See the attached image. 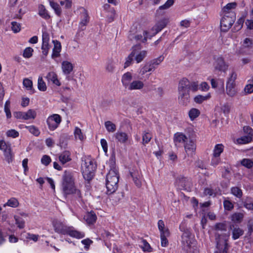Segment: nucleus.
Returning a JSON list of instances; mask_svg holds the SVG:
<instances>
[{"instance_id":"1","label":"nucleus","mask_w":253,"mask_h":253,"mask_svg":"<svg viewBox=\"0 0 253 253\" xmlns=\"http://www.w3.org/2000/svg\"><path fill=\"white\" fill-rule=\"evenodd\" d=\"M96 167L95 161L90 156H84L82 157L81 170L85 180L89 181L93 178Z\"/></svg>"},{"instance_id":"2","label":"nucleus","mask_w":253,"mask_h":253,"mask_svg":"<svg viewBox=\"0 0 253 253\" xmlns=\"http://www.w3.org/2000/svg\"><path fill=\"white\" fill-rule=\"evenodd\" d=\"M62 190L64 194H73L76 198H81L79 190L76 188L72 174L65 172L63 176Z\"/></svg>"},{"instance_id":"3","label":"nucleus","mask_w":253,"mask_h":253,"mask_svg":"<svg viewBox=\"0 0 253 253\" xmlns=\"http://www.w3.org/2000/svg\"><path fill=\"white\" fill-rule=\"evenodd\" d=\"M169 22V19L167 18H164L159 20L152 27L150 31H144L142 35L140 34L136 35L135 36V39L137 40L141 41L142 42H146L147 39L151 38L164 28L167 26Z\"/></svg>"},{"instance_id":"4","label":"nucleus","mask_w":253,"mask_h":253,"mask_svg":"<svg viewBox=\"0 0 253 253\" xmlns=\"http://www.w3.org/2000/svg\"><path fill=\"white\" fill-rule=\"evenodd\" d=\"M140 48L139 46H134L130 54L126 58L125 63V68L131 64L132 61L134 59L137 63H140L146 57L147 52L146 50H139Z\"/></svg>"},{"instance_id":"5","label":"nucleus","mask_w":253,"mask_h":253,"mask_svg":"<svg viewBox=\"0 0 253 253\" xmlns=\"http://www.w3.org/2000/svg\"><path fill=\"white\" fill-rule=\"evenodd\" d=\"M237 78V74L234 71H232L227 78L226 83V93L229 96L234 97L238 92L235 82Z\"/></svg>"},{"instance_id":"6","label":"nucleus","mask_w":253,"mask_h":253,"mask_svg":"<svg viewBox=\"0 0 253 253\" xmlns=\"http://www.w3.org/2000/svg\"><path fill=\"white\" fill-rule=\"evenodd\" d=\"M235 19L233 12H229L228 14H224L220 21L221 30L223 32L228 31L234 22Z\"/></svg>"},{"instance_id":"7","label":"nucleus","mask_w":253,"mask_h":253,"mask_svg":"<svg viewBox=\"0 0 253 253\" xmlns=\"http://www.w3.org/2000/svg\"><path fill=\"white\" fill-rule=\"evenodd\" d=\"M195 240L193 236L187 231L184 232L182 235V243L183 248L188 252H191L192 248H193Z\"/></svg>"},{"instance_id":"8","label":"nucleus","mask_w":253,"mask_h":253,"mask_svg":"<svg viewBox=\"0 0 253 253\" xmlns=\"http://www.w3.org/2000/svg\"><path fill=\"white\" fill-rule=\"evenodd\" d=\"M61 116L57 114L49 116L46 119V124L48 129L51 131L56 129L61 122Z\"/></svg>"},{"instance_id":"9","label":"nucleus","mask_w":253,"mask_h":253,"mask_svg":"<svg viewBox=\"0 0 253 253\" xmlns=\"http://www.w3.org/2000/svg\"><path fill=\"white\" fill-rule=\"evenodd\" d=\"M112 161L113 159L112 158ZM119 177L120 175L118 168H117L116 166H114L112 164V183H114V185L112 184L113 186L112 188V193L115 192L118 188Z\"/></svg>"},{"instance_id":"10","label":"nucleus","mask_w":253,"mask_h":253,"mask_svg":"<svg viewBox=\"0 0 253 253\" xmlns=\"http://www.w3.org/2000/svg\"><path fill=\"white\" fill-rule=\"evenodd\" d=\"M52 225L56 232L63 235H66L69 228V227L66 226L62 222L57 219L52 221Z\"/></svg>"},{"instance_id":"11","label":"nucleus","mask_w":253,"mask_h":253,"mask_svg":"<svg viewBox=\"0 0 253 253\" xmlns=\"http://www.w3.org/2000/svg\"><path fill=\"white\" fill-rule=\"evenodd\" d=\"M214 67L216 70L226 72L228 70V65L224 61L222 57H219L215 60Z\"/></svg>"},{"instance_id":"12","label":"nucleus","mask_w":253,"mask_h":253,"mask_svg":"<svg viewBox=\"0 0 253 253\" xmlns=\"http://www.w3.org/2000/svg\"><path fill=\"white\" fill-rule=\"evenodd\" d=\"M184 149L188 156H193L195 154L196 149L195 142L192 140L187 141L184 144Z\"/></svg>"},{"instance_id":"13","label":"nucleus","mask_w":253,"mask_h":253,"mask_svg":"<svg viewBox=\"0 0 253 253\" xmlns=\"http://www.w3.org/2000/svg\"><path fill=\"white\" fill-rule=\"evenodd\" d=\"M187 141V136L182 132H176L173 136V141L176 146L185 144Z\"/></svg>"},{"instance_id":"14","label":"nucleus","mask_w":253,"mask_h":253,"mask_svg":"<svg viewBox=\"0 0 253 253\" xmlns=\"http://www.w3.org/2000/svg\"><path fill=\"white\" fill-rule=\"evenodd\" d=\"M189 91H178V99L179 103L183 105H186L190 102Z\"/></svg>"},{"instance_id":"15","label":"nucleus","mask_w":253,"mask_h":253,"mask_svg":"<svg viewBox=\"0 0 253 253\" xmlns=\"http://www.w3.org/2000/svg\"><path fill=\"white\" fill-rule=\"evenodd\" d=\"M61 69L64 75H69L73 70L74 65L71 62L65 60L61 63Z\"/></svg>"},{"instance_id":"16","label":"nucleus","mask_w":253,"mask_h":253,"mask_svg":"<svg viewBox=\"0 0 253 253\" xmlns=\"http://www.w3.org/2000/svg\"><path fill=\"white\" fill-rule=\"evenodd\" d=\"M46 79L49 83H51L57 86L61 85V83L58 78L57 74L55 72L51 71L48 72L46 76Z\"/></svg>"},{"instance_id":"17","label":"nucleus","mask_w":253,"mask_h":253,"mask_svg":"<svg viewBox=\"0 0 253 253\" xmlns=\"http://www.w3.org/2000/svg\"><path fill=\"white\" fill-rule=\"evenodd\" d=\"M52 42L54 44V47L52 49V53L51 54V58L53 59L59 57L60 55L61 51V43L57 40H53Z\"/></svg>"},{"instance_id":"18","label":"nucleus","mask_w":253,"mask_h":253,"mask_svg":"<svg viewBox=\"0 0 253 253\" xmlns=\"http://www.w3.org/2000/svg\"><path fill=\"white\" fill-rule=\"evenodd\" d=\"M59 161L62 164H65L71 161V153L68 151H65L61 153L59 156Z\"/></svg>"},{"instance_id":"19","label":"nucleus","mask_w":253,"mask_h":253,"mask_svg":"<svg viewBox=\"0 0 253 253\" xmlns=\"http://www.w3.org/2000/svg\"><path fill=\"white\" fill-rule=\"evenodd\" d=\"M88 22V15L86 12L84 11L82 13V19L79 23V29L81 30H84Z\"/></svg>"},{"instance_id":"20","label":"nucleus","mask_w":253,"mask_h":253,"mask_svg":"<svg viewBox=\"0 0 253 253\" xmlns=\"http://www.w3.org/2000/svg\"><path fill=\"white\" fill-rule=\"evenodd\" d=\"M144 86L143 82L139 80H135L130 83L127 88L129 90H137L142 89Z\"/></svg>"},{"instance_id":"21","label":"nucleus","mask_w":253,"mask_h":253,"mask_svg":"<svg viewBox=\"0 0 253 253\" xmlns=\"http://www.w3.org/2000/svg\"><path fill=\"white\" fill-rule=\"evenodd\" d=\"M66 235H69L72 237L77 239H81L85 236L84 232L74 230L71 227H69Z\"/></svg>"},{"instance_id":"22","label":"nucleus","mask_w":253,"mask_h":253,"mask_svg":"<svg viewBox=\"0 0 253 253\" xmlns=\"http://www.w3.org/2000/svg\"><path fill=\"white\" fill-rule=\"evenodd\" d=\"M158 227L160 232V236L169 235V229L165 227L164 222L162 220H159L158 221Z\"/></svg>"},{"instance_id":"23","label":"nucleus","mask_w":253,"mask_h":253,"mask_svg":"<svg viewBox=\"0 0 253 253\" xmlns=\"http://www.w3.org/2000/svg\"><path fill=\"white\" fill-rule=\"evenodd\" d=\"M38 14L45 20L50 18V15L48 11L42 4H40L38 6Z\"/></svg>"},{"instance_id":"24","label":"nucleus","mask_w":253,"mask_h":253,"mask_svg":"<svg viewBox=\"0 0 253 253\" xmlns=\"http://www.w3.org/2000/svg\"><path fill=\"white\" fill-rule=\"evenodd\" d=\"M84 218L87 224H92L96 220V216L94 212L91 211L86 213L84 215Z\"/></svg>"},{"instance_id":"25","label":"nucleus","mask_w":253,"mask_h":253,"mask_svg":"<svg viewBox=\"0 0 253 253\" xmlns=\"http://www.w3.org/2000/svg\"><path fill=\"white\" fill-rule=\"evenodd\" d=\"M3 152L6 161L8 163L12 162L13 160L14 155L12 152L10 146H8L7 148L3 151Z\"/></svg>"},{"instance_id":"26","label":"nucleus","mask_w":253,"mask_h":253,"mask_svg":"<svg viewBox=\"0 0 253 253\" xmlns=\"http://www.w3.org/2000/svg\"><path fill=\"white\" fill-rule=\"evenodd\" d=\"M189 81L186 78H183L179 83L178 91H189Z\"/></svg>"},{"instance_id":"27","label":"nucleus","mask_w":253,"mask_h":253,"mask_svg":"<svg viewBox=\"0 0 253 253\" xmlns=\"http://www.w3.org/2000/svg\"><path fill=\"white\" fill-rule=\"evenodd\" d=\"M156 68V67L151 64L150 63L145 64L140 70V74L143 76L147 72L153 71Z\"/></svg>"},{"instance_id":"28","label":"nucleus","mask_w":253,"mask_h":253,"mask_svg":"<svg viewBox=\"0 0 253 253\" xmlns=\"http://www.w3.org/2000/svg\"><path fill=\"white\" fill-rule=\"evenodd\" d=\"M24 120H34L37 117V112L34 109H29L24 112Z\"/></svg>"},{"instance_id":"29","label":"nucleus","mask_w":253,"mask_h":253,"mask_svg":"<svg viewBox=\"0 0 253 253\" xmlns=\"http://www.w3.org/2000/svg\"><path fill=\"white\" fill-rule=\"evenodd\" d=\"M211 97L210 93H208L206 95H198L194 97V101L197 104H201L204 101L209 100Z\"/></svg>"},{"instance_id":"30","label":"nucleus","mask_w":253,"mask_h":253,"mask_svg":"<svg viewBox=\"0 0 253 253\" xmlns=\"http://www.w3.org/2000/svg\"><path fill=\"white\" fill-rule=\"evenodd\" d=\"M74 134L76 140H79L81 141H83L85 138V136L82 132L81 129L78 127H75Z\"/></svg>"},{"instance_id":"31","label":"nucleus","mask_w":253,"mask_h":253,"mask_svg":"<svg viewBox=\"0 0 253 253\" xmlns=\"http://www.w3.org/2000/svg\"><path fill=\"white\" fill-rule=\"evenodd\" d=\"M50 6L54 10L55 13L58 16H60L62 13V9L60 5L52 0H48Z\"/></svg>"},{"instance_id":"32","label":"nucleus","mask_w":253,"mask_h":253,"mask_svg":"<svg viewBox=\"0 0 253 253\" xmlns=\"http://www.w3.org/2000/svg\"><path fill=\"white\" fill-rule=\"evenodd\" d=\"M132 79V76L130 73L127 72L125 73L122 77V82L124 86L126 87H128L129 82Z\"/></svg>"},{"instance_id":"33","label":"nucleus","mask_w":253,"mask_h":253,"mask_svg":"<svg viewBox=\"0 0 253 253\" xmlns=\"http://www.w3.org/2000/svg\"><path fill=\"white\" fill-rule=\"evenodd\" d=\"M244 234V231L238 227H235L232 230V238L236 240L240 238Z\"/></svg>"},{"instance_id":"34","label":"nucleus","mask_w":253,"mask_h":253,"mask_svg":"<svg viewBox=\"0 0 253 253\" xmlns=\"http://www.w3.org/2000/svg\"><path fill=\"white\" fill-rule=\"evenodd\" d=\"M224 150V146L222 144H217L215 145L212 155L220 157V154L223 152Z\"/></svg>"},{"instance_id":"35","label":"nucleus","mask_w":253,"mask_h":253,"mask_svg":"<svg viewBox=\"0 0 253 253\" xmlns=\"http://www.w3.org/2000/svg\"><path fill=\"white\" fill-rule=\"evenodd\" d=\"M139 246L144 252H151L152 251L150 244L145 240H141Z\"/></svg>"},{"instance_id":"36","label":"nucleus","mask_w":253,"mask_h":253,"mask_svg":"<svg viewBox=\"0 0 253 253\" xmlns=\"http://www.w3.org/2000/svg\"><path fill=\"white\" fill-rule=\"evenodd\" d=\"M19 206V202L15 198H11L3 205V207L8 206L11 208H17Z\"/></svg>"},{"instance_id":"37","label":"nucleus","mask_w":253,"mask_h":253,"mask_svg":"<svg viewBox=\"0 0 253 253\" xmlns=\"http://www.w3.org/2000/svg\"><path fill=\"white\" fill-rule=\"evenodd\" d=\"M200 114V111L196 108H192L189 110L188 113V115L191 121L194 120Z\"/></svg>"},{"instance_id":"38","label":"nucleus","mask_w":253,"mask_h":253,"mask_svg":"<svg viewBox=\"0 0 253 253\" xmlns=\"http://www.w3.org/2000/svg\"><path fill=\"white\" fill-rule=\"evenodd\" d=\"M252 138L249 136H243L236 139V143L239 144H245L250 142Z\"/></svg>"},{"instance_id":"39","label":"nucleus","mask_w":253,"mask_h":253,"mask_svg":"<svg viewBox=\"0 0 253 253\" xmlns=\"http://www.w3.org/2000/svg\"><path fill=\"white\" fill-rule=\"evenodd\" d=\"M38 88L40 90L42 91H44L46 90V85L42 77H39L38 78Z\"/></svg>"},{"instance_id":"40","label":"nucleus","mask_w":253,"mask_h":253,"mask_svg":"<svg viewBox=\"0 0 253 253\" xmlns=\"http://www.w3.org/2000/svg\"><path fill=\"white\" fill-rule=\"evenodd\" d=\"M25 127L26 128L30 133L36 136H39L40 134V130L35 126H25Z\"/></svg>"},{"instance_id":"41","label":"nucleus","mask_w":253,"mask_h":253,"mask_svg":"<svg viewBox=\"0 0 253 253\" xmlns=\"http://www.w3.org/2000/svg\"><path fill=\"white\" fill-rule=\"evenodd\" d=\"M152 135L149 132L144 131L142 135V143L143 145L148 143L152 139Z\"/></svg>"},{"instance_id":"42","label":"nucleus","mask_w":253,"mask_h":253,"mask_svg":"<svg viewBox=\"0 0 253 253\" xmlns=\"http://www.w3.org/2000/svg\"><path fill=\"white\" fill-rule=\"evenodd\" d=\"M23 85L28 90H32L33 89V82L32 80L28 78L23 79Z\"/></svg>"},{"instance_id":"43","label":"nucleus","mask_w":253,"mask_h":253,"mask_svg":"<svg viewBox=\"0 0 253 253\" xmlns=\"http://www.w3.org/2000/svg\"><path fill=\"white\" fill-rule=\"evenodd\" d=\"M116 139L122 143H125L127 140V136L124 132H118L115 136Z\"/></svg>"},{"instance_id":"44","label":"nucleus","mask_w":253,"mask_h":253,"mask_svg":"<svg viewBox=\"0 0 253 253\" xmlns=\"http://www.w3.org/2000/svg\"><path fill=\"white\" fill-rule=\"evenodd\" d=\"M14 218L15 220V223L18 228L22 229L25 227V221L22 218L16 215L14 216Z\"/></svg>"},{"instance_id":"45","label":"nucleus","mask_w":253,"mask_h":253,"mask_svg":"<svg viewBox=\"0 0 253 253\" xmlns=\"http://www.w3.org/2000/svg\"><path fill=\"white\" fill-rule=\"evenodd\" d=\"M174 2V0H168L163 5L159 7L158 10L168 9L173 4Z\"/></svg>"},{"instance_id":"46","label":"nucleus","mask_w":253,"mask_h":253,"mask_svg":"<svg viewBox=\"0 0 253 253\" xmlns=\"http://www.w3.org/2000/svg\"><path fill=\"white\" fill-rule=\"evenodd\" d=\"M236 3L235 2H231L227 4L223 8L224 14H228L229 12H231V10L235 8Z\"/></svg>"},{"instance_id":"47","label":"nucleus","mask_w":253,"mask_h":253,"mask_svg":"<svg viewBox=\"0 0 253 253\" xmlns=\"http://www.w3.org/2000/svg\"><path fill=\"white\" fill-rule=\"evenodd\" d=\"M10 102L9 100H7L4 104V110L5 113L7 118H10L11 117V114L10 112Z\"/></svg>"},{"instance_id":"48","label":"nucleus","mask_w":253,"mask_h":253,"mask_svg":"<svg viewBox=\"0 0 253 253\" xmlns=\"http://www.w3.org/2000/svg\"><path fill=\"white\" fill-rule=\"evenodd\" d=\"M61 5L63 6L65 9L71 8L73 5L72 0H62L60 1Z\"/></svg>"},{"instance_id":"49","label":"nucleus","mask_w":253,"mask_h":253,"mask_svg":"<svg viewBox=\"0 0 253 253\" xmlns=\"http://www.w3.org/2000/svg\"><path fill=\"white\" fill-rule=\"evenodd\" d=\"M189 183L188 180L184 177L179 178L176 180V183L183 188L186 187Z\"/></svg>"},{"instance_id":"50","label":"nucleus","mask_w":253,"mask_h":253,"mask_svg":"<svg viewBox=\"0 0 253 253\" xmlns=\"http://www.w3.org/2000/svg\"><path fill=\"white\" fill-rule=\"evenodd\" d=\"M34 50L30 47H26L23 51V56L25 58H29L33 55Z\"/></svg>"},{"instance_id":"51","label":"nucleus","mask_w":253,"mask_h":253,"mask_svg":"<svg viewBox=\"0 0 253 253\" xmlns=\"http://www.w3.org/2000/svg\"><path fill=\"white\" fill-rule=\"evenodd\" d=\"M241 164L242 166L248 169L251 168L253 166V162L249 159H243Z\"/></svg>"},{"instance_id":"52","label":"nucleus","mask_w":253,"mask_h":253,"mask_svg":"<svg viewBox=\"0 0 253 253\" xmlns=\"http://www.w3.org/2000/svg\"><path fill=\"white\" fill-rule=\"evenodd\" d=\"M11 30L14 33L19 32L21 30V24L16 22H12Z\"/></svg>"},{"instance_id":"53","label":"nucleus","mask_w":253,"mask_h":253,"mask_svg":"<svg viewBox=\"0 0 253 253\" xmlns=\"http://www.w3.org/2000/svg\"><path fill=\"white\" fill-rule=\"evenodd\" d=\"M231 193L233 195L238 198H241L242 196V191L238 187H235L231 189Z\"/></svg>"},{"instance_id":"54","label":"nucleus","mask_w":253,"mask_h":253,"mask_svg":"<svg viewBox=\"0 0 253 253\" xmlns=\"http://www.w3.org/2000/svg\"><path fill=\"white\" fill-rule=\"evenodd\" d=\"M51 162V160L50 157L46 155H43L41 159V163L45 166L48 165Z\"/></svg>"},{"instance_id":"55","label":"nucleus","mask_w":253,"mask_h":253,"mask_svg":"<svg viewBox=\"0 0 253 253\" xmlns=\"http://www.w3.org/2000/svg\"><path fill=\"white\" fill-rule=\"evenodd\" d=\"M27 11V8L25 6H22L18 9V13L16 14L15 18L21 19L22 15H24Z\"/></svg>"},{"instance_id":"56","label":"nucleus","mask_w":253,"mask_h":253,"mask_svg":"<svg viewBox=\"0 0 253 253\" xmlns=\"http://www.w3.org/2000/svg\"><path fill=\"white\" fill-rule=\"evenodd\" d=\"M243 218V214L241 213H236L232 216V220L235 222H241Z\"/></svg>"},{"instance_id":"57","label":"nucleus","mask_w":253,"mask_h":253,"mask_svg":"<svg viewBox=\"0 0 253 253\" xmlns=\"http://www.w3.org/2000/svg\"><path fill=\"white\" fill-rule=\"evenodd\" d=\"M6 135L8 137L16 138L19 136V132L15 129H10L7 131Z\"/></svg>"},{"instance_id":"58","label":"nucleus","mask_w":253,"mask_h":253,"mask_svg":"<svg viewBox=\"0 0 253 253\" xmlns=\"http://www.w3.org/2000/svg\"><path fill=\"white\" fill-rule=\"evenodd\" d=\"M199 85L197 82H189V86H188L189 92L190 90H192L193 92H195L198 89Z\"/></svg>"},{"instance_id":"59","label":"nucleus","mask_w":253,"mask_h":253,"mask_svg":"<svg viewBox=\"0 0 253 253\" xmlns=\"http://www.w3.org/2000/svg\"><path fill=\"white\" fill-rule=\"evenodd\" d=\"M42 54L46 56L48 53L49 49V45L48 43H42Z\"/></svg>"},{"instance_id":"60","label":"nucleus","mask_w":253,"mask_h":253,"mask_svg":"<svg viewBox=\"0 0 253 253\" xmlns=\"http://www.w3.org/2000/svg\"><path fill=\"white\" fill-rule=\"evenodd\" d=\"M101 145L103 149V150L105 153V154L106 156H108L107 155V152H108V143L106 142V140L104 139H101L100 141Z\"/></svg>"},{"instance_id":"61","label":"nucleus","mask_w":253,"mask_h":253,"mask_svg":"<svg viewBox=\"0 0 253 253\" xmlns=\"http://www.w3.org/2000/svg\"><path fill=\"white\" fill-rule=\"evenodd\" d=\"M164 58L162 56H160L156 59L153 60L151 62V64H153L155 67L159 65L164 60Z\"/></svg>"},{"instance_id":"62","label":"nucleus","mask_w":253,"mask_h":253,"mask_svg":"<svg viewBox=\"0 0 253 253\" xmlns=\"http://www.w3.org/2000/svg\"><path fill=\"white\" fill-rule=\"evenodd\" d=\"M223 206L225 210L230 211L233 208V204L229 200H225L223 202Z\"/></svg>"},{"instance_id":"63","label":"nucleus","mask_w":253,"mask_h":253,"mask_svg":"<svg viewBox=\"0 0 253 253\" xmlns=\"http://www.w3.org/2000/svg\"><path fill=\"white\" fill-rule=\"evenodd\" d=\"M220 162V158L219 157L215 156L212 155L211 160V165L213 166H216L219 164Z\"/></svg>"},{"instance_id":"64","label":"nucleus","mask_w":253,"mask_h":253,"mask_svg":"<svg viewBox=\"0 0 253 253\" xmlns=\"http://www.w3.org/2000/svg\"><path fill=\"white\" fill-rule=\"evenodd\" d=\"M244 91L247 93H252L253 92V84H247L245 88Z\"/></svg>"}]
</instances>
